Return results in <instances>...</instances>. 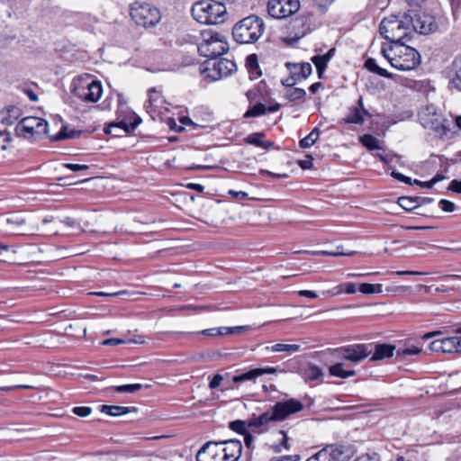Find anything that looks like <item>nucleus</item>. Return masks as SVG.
<instances>
[{"label": "nucleus", "instance_id": "11", "mask_svg": "<svg viewBox=\"0 0 461 461\" xmlns=\"http://www.w3.org/2000/svg\"><path fill=\"white\" fill-rule=\"evenodd\" d=\"M300 8L298 0H269L267 12L276 19H283L296 13Z\"/></svg>", "mask_w": 461, "mask_h": 461}, {"label": "nucleus", "instance_id": "10", "mask_svg": "<svg viewBox=\"0 0 461 461\" xmlns=\"http://www.w3.org/2000/svg\"><path fill=\"white\" fill-rule=\"evenodd\" d=\"M303 404L301 401L291 398L285 401L276 402L270 409L276 422L286 420L293 414L303 410Z\"/></svg>", "mask_w": 461, "mask_h": 461}, {"label": "nucleus", "instance_id": "27", "mask_svg": "<svg viewBox=\"0 0 461 461\" xmlns=\"http://www.w3.org/2000/svg\"><path fill=\"white\" fill-rule=\"evenodd\" d=\"M343 363H337L329 367V373L332 376L339 377L346 379L350 376H354L356 375L355 370H346L344 369Z\"/></svg>", "mask_w": 461, "mask_h": 461}, {"label": "nucleus", "instance_id": "32", "mask_svg": "<svg viewBox=\"0 0 461 461\" xmlns=\"http://www.w3.org/2000/svg\"><path fill=\"white\" fill-rule=\"evenodd\" d=\"M319 135L320 130L315 127L306 137L299 141L300 148L308 149L312 147L317 141Z\"/></svg>", "mask_w": 461, "mask_h": 461}, {"label": "nucleus", "instance_id": "39", "mask_svg": "<svg viewBox=\"0 0 461 461\" xmlns=\"http://www.w3.org/2000/svg\"><path fill=\"white\" fill-rule=\"evenodd\" d=\"M267 113V106L261 103H258L250 106L244 113L245 118L258 117Z\"/></svg>", "mask_w": 461, "mask_h": 461}, {"label": "nucleus", "instance_id": "55", "mask_svg": "<svg viewBox=\"0 0 461 461\" xmlns=\"http://www.w3.org/2000/svg\"><path fill=\"white\" fill-rule=\"evenodd\" d=\"M342 286L345 287V292L348 294H353L357 292V285L354 283H346L337 286L336 288H341Z\"/></svg>", "mask_w": 461, "mask_h": 461}, {"label": "nucleus", "instance_id": "56", "mask_svg": "<svg viewBox=\"0 0 461 461\" xmlns=\"http://www.w3.org/2000/svg\"><path fill=\"white\" fill-rule=\"evenodd\" d=\"M277 372V368L274 366H267V367H258V376H261L266 374H276Z\"/></svg>", "mask_w": 461, "mask_h": 461}, {"label": "nucleus", "instance_id": "4", "mask_svg": "<svg viewBox=\"0 0 461 461\" xmlns=\"http://www.w3.org/2000/svg\"><path fill=\"white\" fill-rule=\"evenodd\" d=\"M264 29L262 19L256 15H249L234 25L232 36L240 44L253 43L260 38Z\"/></svg>", "mask_w": 461, "mask_h": 461}, {"label": "nucleus", "instance_id": "47", "mask_svg": "<svg viewBox=\"0 0 461 461\" xmlns=\"http://www.w3.org/2000/svg\"><path fill=\"white\" fill-rule=\"evenodd\" d=\"M391 176L398 181L403 182L408 185H413V180L411 177L402 175L398 171H392Z\"/></svg>", "mask_w": 461, "mask_h": 461}, {"label": "nucleus", "instance_id": "53", "mask_svg": "<svg viewBox=\"0 0 461 461\" xmlns=\"http://www.w3.org/2000/svg\"><path fill=\"white\" fill-rule=\"evenodd\" d=\"M222 380H223L222 375H220V374H216V375L212 378V380L210 381V383H209V387H210L211 389H215V388H217V387L221 384V381H222Z\"/></svg>", "mask_w": 461, "mask_h": 461}, {"label": "nucleus", "instance_id": "13", "mask_svg": "<svg viewBox=\"0 0 461 461\" xmlns=\"http://www.w3.org/2000/svg\"><path fill=\"white\" fill-rule=\"evenodd\" d=\"M39 124L45 125L46 121L34 116L23 118L15 126V133L19 137L31 138L35 135Z\"/></svg>", "mask_w": 461, "mask_h": 461}, {"label": "nucleus", "instance_id": "15", "mask_svg": "<svg viewBox=\"0 0 461 461\" xmlns=\"http://www.w3.org/2000/svg\"><path fill=\"white\" fill-rule=\"evenodd\" d=\"M344 454L343 447L337 444L327 445L307 458L306 461H340Z\"/></svg>", "mask_w": 461, "mask_h": 461}, {"label": "nucleus", "instance_id": "60", "mask_svg": "<svg viewBox=\"0 0 461 461\" xmlns=\"http://www.w3.org/2000/svg\"><path fill=\"white\" fill-rule=\"evenodd\" d=\"M167 123L170 129L176 132H182L185 130L182 124L178 125L174 119H169Z\"/></svg>", "mask_w": 461, "mask_h": 461}, {"label": "nucleus", "instance_id": "22", "mask_svg": "<svg viewBox=\"0 0 461 461\" xmlns=\"http://www.w3.org/2000/svg\"><path fill=\"white\" fill-rule=\"evenodd\" d=\"M335 52H336V49L331 48L324 55H315V56L312 57L311 60L316 67L319 78L323 77V74L328 67V63L334 57Z\"/></svg>", "mask_w": 461, "mask_h": 461}, {"label": "nucleus", "instance_id": "18", "mask_svg": "<svg viewBox=\"0 0 461 461\" xmlns=\"http://www.w3.org/2000/svg\"><path fill=\"white\" fill-rule=\"evenodd\" d=\"M271 422H276L271 409L257 416L253 415L248 420V426L249 428L258 429L259 433L266 432L268 429V425Z\"/></svg>", "mask_w": 461, "mask_h": 461}, {"label": "nucleus", "instance_id": "2", "mask_svg": "<svg viewBox=\"0 0 461 461\" xmlns=\"http://www.w3.org/2000/svg\"><path fill=\"white\" fill-rule=\"evenodd\" d=\"M381 53L392 68L401 71L413 70L421 61L419 51L406 43L383 45Z\"/></svg>", "mask_w": 461, "mask_h": 461}, {"label": "nucleus", "instance_id": "49", "mask_svg": "<svg viewBox=\"0 0 461 461\" xmlns=\"http://www.w3.org/2000/svg\"><path fill=\"white\" fill-rule=\"evenodd\" d=\"M353 461H380V458L376 453H366L357 456Z\"/></svg>", "mask_w": 461, "mask_h": 461}, {"label": "nucleus", "instance_id": "16", "mask_svg": "<svg viewBox=\"0 0 461 461\" xmlns=\"http://www.w3.org/2000/svg\"><path fill=\"white\" fill-rule=\"evenodd\" d=\"M220 446V441H207L197 452L196 461H223Z\"/></svg>", "mask_w": 461, "mask_h": 461}, {"label": "nucleus", "instance_id": "5", "mask_svg": "<svg viewBox=\"0 0 461 461\" xmlns=\"http://www.w3.org/2000/svg\"><path fill=\"white\" fill-rule=\"evenodd\" d=\"M130 14L137 24L143 27L154 26L161 19L160 12L157 7L140 1H135L131 5Z\"/></svg>", "mask_w": 461, "mask_h": 461}, {"label": "nucleus", "instance_id": "37", "mask_svg": "<svg viewBox=\"0 0 461 461\" xmlns=\"http://www.w3.org/2000/svg\"><path fill=\"white\" fill-rule=\"evenodd\" d=\"M306 92L303 88H287L285 91V97L289 102H294L302 100L305 97Z\"/></svg>", "mask_w": 461, "mask_h": 461}, {"label": "nucleus", "instance_id": "38", "mask_svg": "<svg viewBox=\"0 0 461 461\" xmlns=\"http://www.w3.org/2000/svg\"><path fill=\"white\" fill-rule=\"evenodd\" d=\"M443 343V353L460 352L457 347V337H448L441 339Z\"/></svg>", "mask_w": 461, "mask_h": 461}, {"label": "nucleus", "instance_id": "50", "mask_svg": "<svg viewBox=\"0 0 461 461\" xmlns=\"http://www.w3.org/2000/svg\"><path fill=\"white\" fill-rule=\"evenodd\" d=\"M438 205L442 211L447 212H452L455 210V203L446 199H441Z\"/></svg>", "mask_w": 461, "mask_h": 461}, {"label": "nucleus", "instance_id": "24", "mask_svg": "<svg viewBox=\"0 0 461 461\" xmlns=\"http://www.w3.org/2000/svg\"><path fill=\"white\" fill-rule=\"evenodd\" d=\"M370 361H378L393 356L395 346L391 344H374Z\"/></svg>", "mask_w": 461, "mask_h": 461}, {"label": "nucleus", "instance_id": "29", "mask_svg": "<svg viewBox=\"0 0 461 461\" xmlns=\"http://www.w3.org/2000/svg\"><path fill=\"white\" fill-rule=\"evenodd\" d=\"M81 131H75L73 129H69L68 126H62L60 131L54 136H51L50 139L53 141H59L62 140L75 139L79 137Z\"/></svg>", "mask_w": 461, "mask_h": 461}, {"label": "nucleus", "instance_id": "44", "mask_svg": "<svg viewBox=\"0 0 461 461\" xmlns=\"http://www.w3.org/2000/svg\"><path fill=\"white\" fill-rule=\"evenodd\" d=\"M77 21L83 23L86 27L91 26L95 22V17L89 13L77 14Z\"/></svg>", "mask_w": 461, "mask_h": 461}, {"label": "nucleus", "instance_id": "33", "mask_svg": "<svg viewBox=\"0 0 461 461\" xmlns=\"http://www.w3.org/2000/svg\"><path fill=\"white\" fill-rule=\"evenodd\" d=\"M265 137H266V134L264 132H254V133L249 134L245 138L244 141L247 144L262 148L263 146L267 145V143H265V140H263V139Z\"/></svg>", "mask_w": 461, "mask_h": 461}, {"label": "nucleus", "instance_id": "6", "mask_svg": "<svg viewBox=\"0 0 461 461\" xmlns=\"http://www.w3.org/2000/svg\"><path fill=\"white\" fill-rule=\"evenodd\" d=\"M236 64L228 59H218L205 60L200 68V72L204 78L211 81L219 80L224 77H228L236 71Z\"/></svg>", "mask_w": 461, "mask_h": 461}, {"label": "nucleus", "instance_id": "14", "mask_svg": "<svg viewBox=\"0 0 461 461\" xmlns=\"http://www.w3.org/2000/svg\"><path fill=\"white\" fill-rule=\"evenodd\" d=\"M74 93L86 102L95 103L100 99L103 88L99 81L92 80L86 86L76 87Z\"/></svg>", "mask_w": 461, "mask_h": 461}, {"label": "nucleus", "instance_id": "36", "mask_svg": "<svg viewBox=\"0 0 461 461\" xmlns=\"http://www.w3.org/2000/svg\"><path fill=\"white\" fill-rule=\"evenodd\" d=\"M361 144L369 150L379 149L378 140L371 134H364L359 139Z\"/></svg>", "mask_w": 461, "mask_h": 461}, {"label": "nucleus", "instance_id": "21", "mask_svg": "<svg viewBox=\"0 0 461 461\" xmlns=\"http://www.w3.org/2000/svg\"><path fill=\"white\" fill-rule=\"evenodd\" d=\"M364 115H370L364 108L363 98L359 97L357 105L348 110V115L344 119L346 123L362 124L364 122Z\"/></svg>", "mask_w": 461, "mask_h": 461}, {"label": "nucleus", "instance_id": "20", "mask_svg": "<svg viewBox=\"0 0 461 461\" xmlns=\"http://www.w3.org/2000/svg\"><path fill=\"white\" fill-rule=\"evenodd\" d=\"M285 67L290 71V74H292V78L297 81L306 79L312 72V67L309 62H286Z\"/></svg>", "mask_w": 461, "mask_h": 461}, {"label": "nucleus", "instance_id": "26", "mask_svg": "<svg viewBox=\"0 0 461 461\" xmlns=\"http://www.w3.org/2000/svg\"><path fill=\"white\" fill-rule=\"evenodd\" d=\"M131 411H136L137 408L117 405H101V411L113 417L122 416L131 412Z\"/></svg>", "mask_w": 461, "mask_h": 461}, {"label": "nucleus", "instance_id": "9", "mask_svg": "<svg viewBox=\"0 0 461 461\" xmlns=\"http://www.w3.org/2000/svg\"><path fill=\"white\" fill-rule=\"evenodd\" d=\"M373 348V343L353 344L338 348L334 352L344 360L358 363L372 354Z\"/></svg>", "mask_w": 461, "mask_h": 461}, {"label": "nucleus", "instance_id": "35", "mask_svg": "<svg viewBox=\"0 0 461 461\" xmlns=\"http://www.w3.org/2000/svg\"><path fill=\"white\" fill-rule=\"evenodd\" d=\"M266 349L271 352H297L300 350V346L296 344L278 343L271 347H267Z\"/></svg>", "mask_w": 461, "mask_h": 461}, {"label": "nucleus", "instance_id": "25", "mask_svg": "<svg viewBox=\"0 0 461 461\" xmlns=\"http://www.w3.org/2000/svg\"><path fill=\"white\" fill-rule=\"evenodd\" d=\"M22 114L23 111L20 107L11 105L0 112V122L7 125H12L22 116Z\"/></svg>", "mask_w": 461, "mask_h": 461}, {"label": "nucleus", "instance_id": "58", "mask_svg": "<svg viewBox=\"0 0 461 461\" xmlns=\"http://www.w3.org/2000/svg\"><path fill=\"white\" fill-rule=\"evenodd\" d=\"M448 190L457 194H461V181L452 180L449 184Z\"/></svg>", "mask_w": 461, "mask_h": 461}, {"label": "nucleus", "instance_id": "23", "mask_svg": "<svg viewBox=\"0 0 461 461\" xmlns=\"http://www.w3.org/2000/svg\"><path fill=\"white\" fill-rule=\"evenodd\" d=\"M140 122H141L140 117L139 115H137L136 113H131V116L129 118V121H127L126 119H122V120L119 121L118 122L112 123L111 125H109V129L106 130L105 132L110 133L111 128L119 127V128H122L125 132L129 133V132L134 131L139 126V124Z\"/></svg>", "mask_w": 461, "mask_h": 461}, {"label": "nucleus", "instance_id": "51", "mask_svg": "<svg viewBox=\"0 0 461 461\" xmlns=\"http://www.w3.org/2000/svg\"><path fill=\"white\" fill-rule=\"evenodd\" d=\"M299 455H286L282 456H275L269 459V461H299Z\"/></svg>", "mask_w": 461, "mask_h": 461}, {"label": "nucleus", "instance_id": "62", "mask_svg": "<svg viewBox=\"0 0 461 461\" xmlns=\"http://www.w3.org/2000/svg\"><path fill=\"white\" fill-rule=\"evenodd\" d=\"M229 194L231 196H233V197H235V198H237L239 200H244V199H246L248 197V194L246 192H243V191L237 192V191L230 190L229 192Z\"/></svg>", "mask_w": 461, "mask_h": 461}, {"label": "nucleus", "instance_id": "19", "mask_svg": "<svg viewBox=\"0 0 461 461\" xmlns=\"http://www.w3.org/2000/svg\"><path fill=\"white\" fill-rule=\"evenodd\" d=\"M449 86L461 91V55L456 57L447 68Z\"/></svg>", "mask_w": 461, "mask_h": 461}, {"label": "nucleus", "instance_id": "45", "mask_svg": "<svg viewBox=\"0 0 461 461\" xmlns=\"http://www.w3.org/2000/svg\"><path fill=\"white\" fill-rule=\"evenodd\" d=\"M321 254L329 255V256H332V257H339V256H348V257H351L353 255H356L357 251H354V250L345 251L343 249V247L339 246V247H337L335 251H332V252L322 251Z\"/></svg>", "mask_w": 461, "mask_h": 461}, {"label": "nucleus", "instance_id": "48", "mask_svg": "<svg viewBox=\"0 0 461 461\" xmlns=\"http://www.w3.org/2000/svg\"><path fill=\"white\" fill-rule=\"evenodd\" d=\"M63 167L73 171V172H77V171H81V170H86L89 168V166L88 165H85V164H74V163H65L63 164Z\"/></svg>", "mask_w": 461, "mask_h": 461}, {"label": "nucleus", "instance_id": "63", "mask_svg": "<svg viewBox=\"0 0 461 461\" xmlns=\"http://www.w3.org/2000/svg\"><path fill=\"white\" fill-rule=\"evenodd\" d=\"M451 9L454 14H456L461 9V0H449Z\"/></svg>", "mask_w": 461, "mask_h": 461}, {"label": "nucleus", "instance_id": "46", "mask_svg": "<svg viewBox=\"0 0 461 461\" xmlns=\"http://www.w3.org/2000/svg\"><path fill=\"white\" fill-rule=\"evenodd\" d=\"M72 412L79 417H87L92 413V408L88 406H77L72 409Z\"/></svg>", "mask_w": 461, "mask_h": 461}, {"label": "nucleus", "instance_id": "52", "mask_svg": "<svg viewBox=\"0 0 461 461\" xmlns=\"http://www.w3.org/2000/svg\"><path fill=\"white\" fill-rule=\"evenodd\" d=\"M429 347L431 351L443 353V343L441 339L433 340Z\"/></svg>", "mask_w": 461, "mask_h": 461}, {"label": "nucleus", "instance_id": "8", "mask_svg": "<svg viewBox=\"0 0 461 461\" xmlns=\"http://www.w3.org/2000/svg\"><path fill=\"white\" fill-rule=\"evenodd\" d=\"M419 119L420 124L425 129H429L439 136H443L447 133V129L444 125L445 120L434 104H428L423 107L419 113Z\"/></svg>", "mask_w": 461, "mask_h": 461}, {"label": "nucleus", "instance_id": "54", "mask_svg": "<svg viewBox=\"0 0 461 461\" xmlns=\"http://www.w3.org/2000/svg\"><path fill=\"white\" fill-rule=\"evenodd\" d=\"M359 291L364 294H374L373 284L363 283L359 286Z\"/></svg>", "mask_w": 461, "mask_h": 461}, {"label": "nucleus", "instance_id": "42", "mask_svg": "<svg viewBox=\"0 0 461 461\" xmlns=\"http://www.w3.org/2000/svg\"><path fill=\"white\" fill-rule=\"evenodd\" d=\"M322 375V370L315 365L310 366L308 370L305 372L306 380L308 381L319 380Z\"/></svg>", "mask_w": 461, "mask_h": 461}, {"label": "nucleus", "instance_id": "1", "mask_svg": "<svg viewBox=\"0 0 461 461\" xmlns=\"http://www.w3.org/2000/svg\"><path fill=\"white\" fill-rule=\"evenodd\" d=\"M411 11L392 14L382 20L379 25L380 34L389 44H401L411 41L413 37Z\"/></svg>", "mask_w": 461, "mask_h": 461}, {"label": "nucleus", "instance_id": "59", "mask_svg": "<svg viewBox=\"0 0 461 461\" xmlns=\"http://www.w3.org/2000/svg\"><path fill=\"white\" fill-rule=\"evenodd\" d=\"M179 120H180V123L182 124L183 127H184V125H189V126L194 127V129L200 127V125H198L197 123L194 122L187 116H182V117H180Z\"/></svg>", "mask_w": 461, "mask_h": 461}, {"label": "nucleus", "instance_id": "12", "mask_svg": "<svg viewBox=\"0 0 461 461\" xmlns=\"http://www.w3.org/2000/svg\"><path fill=\"white\" fill-rule=\"evenodd\" d=\"M411 13V27L413 28V35L415 33L429 34L438 30V24L435 17L428 14H417L413 11Z\"/></svg>", "mask_w": 461, "mask_h": 461}, {"label": "nucleus", "instance_id": "61", "mask_svg": "<svg viewBox=\"0 0 461 461\" xmlns=\"http://www.w3.org/2000/svg\"><path fill=\"white\" fill-rule=\"evenodd\" d=\"M312 158L309 156V159L299 160L298 165L302 169H309L312 167Z\"/></svg>", "mask_w": 461, "mask_h": 461}, {"label": "nucleus", "instance_id": "31", "mask_svg": "<svg viewBox=\"0 0 461 461\" xmlns=\"http://www.w3.org/2000/svg\"><path fill=\"white\" fill-rule=\"evenodd\" d=\"M397 203L406 212H411L418 208L416 196H401L398 198Z\"/></svg>", "mask_w": 461, "mask_h": 461}, {"label": "nucleus", "instance_id": "57", "mask_svg": "<svg viewBox=\"0 0 461 461\" xmlns=\"http://www.w3.org/2000/svg\"><path fill=\"white\" fill-rule=\"evenodd\" d=\"M126 341L124 339H107L103 341V345L104 346H117V345H120V344H124Z\"/></svg>", "mask_w": 461, "mask_h": 461}, {"label": "nucleus", "instance_id": "43", "mask_svg": "<svg viewBox=\"0 0 461 461\" xmlns=\"http://www.w3.org/2000/svg\"><path fill=\"white\" fill-rule=\"evenodd\" d=\"M143 385L141 384H123L118 385L114 387V390L117 393H133L140 389H142Z\"/></svg>", "mask_w": 461, "mask_h": 461}, {"label": "nucleus", "instance_id": "30", "mask_svg": "<svg viewBox=\"0 0 461 461\" xmlns=\"http://www.w3.org/2000/svg\"><path fill=\"white\" fill-rule=\"evenodd\" d=\"M258 377H259L258 368H253L249 371L234 375L232 377V382L234 384H240L248 381L255 382Z\"/></svg>", "mask_w": 461, "mask_h": 461}, {"label": "nucleus", "instance_id": "41", "mask_svg": "<svg viewBox=\"0 0 461 461\" xmlns=\"http://www.w3.org/2000/svg\"><path fill=\"white\" fill-rule=\"evenodd\" d=\"M246 65L250 72V74L260 75L258 71L259 66L258 62V57L256 54H250L246 59Z\"/></svg>", "mask_w": 461, "mask_h": 461}, {"label": "nucleus", "instance_id": "28", "mask_svg": "<svg viewBox=\"0 0 461 461\" xmlns=\"http://www.w3.org/2000/svg\"><path fill=\"white\" fill-rule=\"evenodd\" d=\"M365 68L369 70L370 72L375 73L379 75L380 77H385V78H393V74L388 72L386 69L380 68L375 59L373 58H368L365 61Z\"/></svg>", "mask_w": 461, "mask_h": 461}, {"label": "nucleus", "instance_id": "34", "mask_svg": "<svg viewBox=\"0 0 461 461\" xmlns=\"http://www.w3.org/2000/svg\"><path fill=\"white\" fill-rule=\"evenodd\" d=\"M422 351L421 348L415 345H405L404 348L396 349V357L403 358L407 356L418 355Z\"/></svg>", "mask_w": 461, "mask_h": 461}, {"label": "nucleus", "instance_id": "3", "mask_svg": "<svg viewBox=\"0 0 461 461\" xmlns=\"http://www.w3.org/2000/svg\"><path fill=\"white\" fill-rule=\"evenodd\" d=\"M194 20L204 24H221L228 18L226 6L214 0H201L191 9Z\"/></svg>", "mask_w": 461, "mask_h": 461}, {"label": "nucleus", "instance_id": "64", "mask_svg": "<svg viewBox=\"0 0 461 461\" xmlns=\"http://www.w3.org/2000/svg\"><path fill=\"white\" fill-rule=\"evenodd\" d=\"M244 443H245V446L248 447V448H250L252 447V444H253V441H254V438L253 436L251 435V433H249V431L246 432L244 435Z\"/></svg>", "mask_w": 461, "mask_h": 461}, {"label": "nucleus", "instance_id": "40", "mask_svg": "<svg viewBox=\"0 0 461 461\" xmlns=\"http://www.w3.org/2000/svg\"><path fill=\"white\" fill-rule=\"evenodd\" d=\"M247 427H249L248 421L241 420H236L229 423V428L240 435H244L248 432Z\"/></svg>", "mask_w": 461, "mask_h": 461}, {"label": "nucleus", "instance_id": "7", "mask_svg": "<svg viewBox=\"0 0 461 461\" xmlns=\"http://www.w3.org/2000/svg\"><path fill=\"white\" fill-rule=\"evenodd\" d=\"M203 41L198 45V52L201 56L212 59L218 58L229 50L227 41L218 33L203 32Z\"/></svg>", "mask_w": 461, "mask_h": 461}, {"label": "nucleus", "instance_id": "17", "mask_svg": "<svg viewBox=\"0 0 461 461\" xmlns=\"http://www.w3.org/2000/svg\"><path fill=\"white\" fill-rule=\"evenodd\" d=\"M220 445H225L221 450L223 461H238L242 453V444L239 439L221 440Z\"/></svg>", "mask_w": 461, "mask_h": 461}]
</instances>
